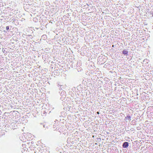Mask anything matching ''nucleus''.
<instances>
[{
    "label": "nucleus",
    "instance_id": "nucleus-6",
    "mask_svg": "<svg viewBox=\"0 0 153 153\" xmlns=\"http://www.w3.org/2000/svg\"><path fill=\"white\" fill-rule=\"evenodd\" d=\"M112 47H114V45H112Z\"/></svg>",
    "mask_w": 153,
    "mask_h": 153
},
{
    "label": "nucleus",
    "instance_id": "nucleus-3",
    "mask_svg": "<svg viewBox=\"0 0 153 153\" xmlns=\"http://www.w3.org/2000/svg\"><path fill=\"white\" fill-rule=\"evenodd\" d=\"M37 19L36 18H33V21L35 22H37Z\"/></svg>",
    "mask_w": 153,
    "mask_h": 153
},
{
    "label": "nucleus",
    "instance_id": "nucleus-4",
    "mask_svg": "<svg viewBox=\"0 0 153 153\" xmlns=\"http://www.w3.org/2000/svg\"><path fill=\"white\" fill-rule=\"evenodd\" d=\"M6 29L7 30H8L9 29V27L8 26H7L6 27Z\"/></svg>",
    "mask_w": 153,
    "mask_h": 153
},
{
    "label": "nucleus",
    "instance_id": "nucleus-7",
    "mask_svg": "<svg viewBox=\"0 0 153 153\" xmlns=\"http://www.w3.org/2000/svg\"><path fill=\"white\" fill-rule=\"evenodd\" d=\"M152 15H153V14H152Z\"/></svg>",
    "mask_w": 153,
    "mask_h": 153
},
{
    "label": "nucleus",
    "instance_id": "nucleus-2",
    "mask_svg": "<svg viewBox=\"0 0 153 153\" xmlns=\"http://www.w3.org/2000/svg\"><path fill=\"white\" fill-rule=\"evenodd\" d=\"M128 51L126 50H124L123 51V53L124 55H127L128 54Z\"/></svg>",
    "mask_w": 153,
    "mask_h": 153
},
{
    "label": "nucleus",
    "instance_id": "nucleus-5",
    "mask_svg": "<svg viewBox=\"0 0 153 153\" xmlns=\"http://www.w3.org/2000/svg\"><path fill=\"white\" fill-rule=\"evenodd\" d=\"M97 113L98 114H99V112H97Z\"/></svg>",
    "mask_w": 153,
    "mask_h": 153
},
{
    "label": "nucleus",
    "instance_id": "nucleus-1",
    "mask_svg": "<svg viewBox=\"0 0 153 153\" xmlns=\"http://www.w3.org/2000/svg\"><path fill=\"white\" fill-rule=\"evenodd\" d=\"M128 146V144L127 142H124L123 145V146L124 148H127Z\"/></svg>",
    "mask_w": 153,
    "mask_h": 153
}]
</instances>
